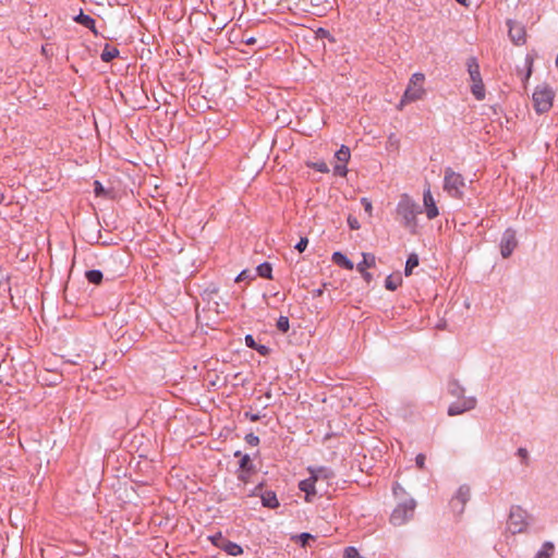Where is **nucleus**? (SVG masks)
<instances>
[{
  "mask_svg": "<svg viewBox=\"0 0 558 558\" xmlns=\"http://www.w3.org/2000/svg\"><path fill=\"white\" fill-rule=\"evenodd\" d=\"M220 549L223 550L227 555L232 556V557H238L243 554L242 546L235 542L228 539V538H226L225 543H222V546Z\"/></svg>",
  "mask_w": 558,
  "mask_h": 558,
  "instance_id": "obj_20",
  "label": "nucleus"
},
{
  "mask_svg": "<svg viewBox=\"0 0 558 558\" xmlns=\"http://www.w3.org/2000/svg\"><path fill=\"white\" fill-rule=\"evenodd\" d=\"M347 221H348V226L351 230H359L361 227L357 218L352 215H349Z\"/></svg>",
  "mask_w": 558,
  "mask_h": 558,
  "instance_id": "obj_43",
  "label": "nucleus"
},
{
  "mask_svg": "<svg viewBox=\"0 0 558 558\" xmlns=\"http://www.w3.org/2000/svg\"><path fill=\"white\" fill-rule=\"evenodd\" d=\"M245 345L252 350H255L259 343H257L253 337V335L247 333L244 338Z\"/></svg>",
  "mask_w": 558,
  "mask_h": 558,
  "instance_id": "obj_42",
  "label": "nucleus"
},
{
  "mask_svg": "<svg viewBox=\"0 0 558 558\" xmlns=\"http://www.w3.org/2000/svg\"><path fill=\"white\" fill-rule=\"evenodd\" d=\"M392 492L395 494V496H398L399 493H402L404 494V488L399 484V483H395L393 487H392Z\"/></svg>",
  "mask_w": 558,
  "mask_h": 558,
  "instance_id": "obj_50",
  "label": "nucleus"
},
{
  "mask_svg": "<svg viewBox=\"0 0 558 558\" xmlns=\"http://www.w3.org/2000/svg\"><path fill=\"white\" fill-rule=\"evenodd\" d=\"M533 63H534V57L531 53H527L525 56L526 71L522 77L523 81H527L531 77V75L533 73Z\"/></svg>",
  "mask_w": 558,
  "mask_h": 558,
  "instance_id": "obj_33",
  "label": "nucleus"
},
{
  "mask_svg": "<svg viewBox=\"0 0 558 558\" xmlns=\"http://www.w3.org/2000/svg\"><path fill=\"white\" fill-rule=\"evenodd\" d=\"M4 201V195L2 193H0V204H2Z\"/></svg>",
  "mask_w": 558,
  "mask_h": 558,
  "instance_id": "obj_57",
  "label": "nucleus"
},
{
  "mask_svg": "<svg viewBox=\"0 0 558 558\" xmlns=\"http://www.w3.org/2000/svg\"><path fill=\"white\" fill-rule=\"evenodd\" d=\"M73 20L82 25L85 28H88L95 36H98V31L96 28V21L88 14H85L82 10L77 15L73 17Z\"/></svg>",
  "mask_w": 558,
  "mask_h": 558,
  "instance_id": "obj_16",
  "label": "nucleus"
},
{
  "mask_svg": "<svg viewBox=\"0 0 558 558\" xmlns=\"http://www.w3.org/2000/svg\"><path fill=\"white\" fill-rule=\"evenodd\" d=\"M308 245V239L306 236H302L299 242L294 245V248L299 252V253H303L306 247Z\"/></svg>",
  "mask_w": 558,
  "mask_h": 558,
  "instance_id": "obj_41",
  "label": "nucleus"
},
{
  "mask_svg": "<svg viewBox=\"0 0 558 558\" xmlns=\"http://www.w3.org/2000/svg\"><path fill=\"white\" fill-rule=\"evenodd\" d=\"M41 52H43L44 54H47V50H46V48H45V47H43V48H41Z\"/></svg>",
  "mask_w": 558,
  "mask_h": 558,
  "instance_id": "obj_58",
  "label": "nucleus"
},
{
  "mask_svg": "<svg viewBox=\"0 0 558 558\" xmlns=\"http://www.w3.org/2000/svg\"><path fill=\"white\" fill-rule=\"evenodd\" d=\"M416 501L413 498L399 502L390 514V523L400 526L409 522L414 517Z\"/></svg>",
  "mask_w": 558,
  "mask_h": 558,
  "instance_id": "obj_3",
  "label": "nucleus"
},
{
  "mask_svg": "<svg viewBox=\"0 0 558 558\" xmlns=\"http://www.w3.org/2000/svg\"><path fill=\"white\" fill-rule=\"evenodd\" d=\"M226 538L227 537H225L221 532H217L208 536V541L211 543V545L219 549L221 548L222 543H225Z\"/></svg>",
  "mask_w": 558,
  "mask_h": 558,
  "instance_id": "obj_34",
  "label": "nucleus"
},
{
  "mask_svg": "<svg viewBox=\"0 0 558 558\" xmlns=\"http://www.w3.org/2000/svg\"><path fill=\"white\" fill-rule=\"evenodd\" d=\"M316 482L317 481L312 475L299 482V489L305 494L304 499L307 502L313 501L314 497L317 495Z\"/></svg>",
  "mask_w": 558,
  "mask_h": 558,
  "instance_id": "obj_15",
  "label": "nucleus"
},
{
  "mask_svg": "<svg viewBox=\"0 0 558 558\" xmlns=\"http://www.w3.org/2000/svg\"><path fill=\"white\" fill-rule=\"evenodd\" d=\"M256 278L255 272H253L251 269H243L235 278V282L241 281H251Z\"/></svg>",
  "mask_w": 558,
  "mask_h": 558,
  "instance_id": "obj_35",
  "label": "nucleus"
},
{
  "mask_svg": "<svg viewBox=\"0 0 558 558\" xmlns=\"http://www.w3.org/2000/svg\"><path fill=\"white\" fill-rule=\"evenodd\" d=\"M423 205L428 219H435L439 215L438 207L436 205V202L433 197L429 187H427L423 192Z\"/></svg>",
  "mask_w": 558,
  "mask_h": 558,
  "instance_id": "obj_14",
  "label": "nucleus"
},
{
  "mask_svg": "<svg viewBox=\"0 0 558 558\" xmlns=\"http://www.w3.org/2000/svg\"><path fill=\"white\" fill-rule=\"evenodd\" d=\"M555 551V545L553 542H545L542 548L536 553L534 558H551Z\"/></svg>",
  "mask_w": 558,
  "mask_h": 558,
  "instance_id": "obj_28",
  "label": "nucleus"
},
{
  "mask_svg": "<svg viewBox=\"0 0 558 558\" xmlns=\"http://www.w3.org/2000/svg\"><path fill=\"white\" fill-rule=\"evenodd\" d=\"M465 185L464 178L453 171L450 167L445 169L444 189L450 196L461 198L463 195L462 187Z\"/></svg>",
  "mask_w": 558,
  "mask_h": 558,
  "instance_id": "obj_6",
  "label": "nucleus"
},
{
  "mask_svg": "<svg viewBox=\"0 0 558 558\" xmlns=\"http://www.w3.org/2000/svg\"><path fill=\"white\" fill-rule=\"evenodd\" d=\"M84 277L88 283L95 286H99L104 280V274L99 269L85 270Z\"/></svg>",
  "mask_w": 558,
  "mask_h": 558,
  "instance_id": "obj_25",
  "label": "nucleus"
},
{
  "mask_svg": "<svg viewBox=\"0 0 558 558\" xmlns=\"http://www.w3.org/2000/svg\"><path fill=\"white\" fill-rule=\"evenodd\" d=\"M255 351L262 356H268L271 353V349L265 344H258Z\"/></svg>",
  "mask_w": 558,
  "mask_h": 558,
  "instance_id": "obj_44",
  "label": "nucleus"
},
{
  "mask_svg": "<svg viewBox=\"0 0 558 558\" xmlns=\"http://www.w3.org/2000/svg\"><path fill=\"white\" fill-rule=\"evenodd\" d=\"M244 416L248 418L251 422H257L262 418L259 413L245 412Z\"/></svg>",
  "mask_w": 558,
  "mask_h": 558,
  "instance_id": "obj_49",
  "label": "nucleus"
},
{
  "mask_svg": "<svg viewBox=\"0 0 558 558\" xmlns=\"http://www.w3.org/2000/svg\"><path fill=\"white\" fill-rule=\"evenodd\" d=\"M331 260L333 264L343 269L352 270L354 268L353 262L342 252H333L331 255Z\"/></svg>",
  "mask_w": 558,
  "mask_h": 558,
  "instance_id": "obj_19",
  "label": "nucleus"
},
{
  "mask_svg": "<svg viewBox=\"0 0 558 558\" xmlns=\"http://www.w3.org/2000/svg\"><path fill=\"white\" fill-rule=\"evenodd\" d=\"M119 56L120 51L118 48L110 46L109 44H106L100 54V59L102 62L109 63Z\"/></svg>",
  "mask_w": 558,
  "mask_h": 558,
  "instance_id": "obj_21",
  "label": "nucleus"
},
{
  "mask_svg": "<svg viewBox=\"0 0 558 558\" xmlns=\"http://www.w3.org/2000/svg\"><path fill=\"white\" fill-rule=\"evenodd\" d=\"M532 515L521 506H512L509 513V530L512 534H519L526 531L531 524Z\"/></svg>",
  "mask_w": 558,
  "mask_h": 558,
  "instance_id": "obj_4",
  "label": "nucleus"
},
{
  "mask_svg": "<svg viewBox=\"0 0 558 558\" xmlns=\"http://www.w3.org/2000/svg\"><path fill=\"white\" fill-rule=\"evenodd\" d=\"M420 264V257L416 253H410L408 255L405 266H404V276L410 277L413 274L414 268H416Z\"/></svg>",
  "mask_w": 558,
  "mask_h": 558,
  "instance_id": "obj_24",
  "label": "nucleus"
},
{
  "mask_svg": "<svg viewBox=\"0 0 558 558\" xmlns=\"http://www.w3.org/2000/svg\"><path fill=\"white\" fill-rule=\"evenodd\" d=\"M457 3L465 7V8H469L470 7V1L469 0H454Z\"/></svg>",
  "mask_w": 558,
  "mask_h": 558,
  "instance_id": "obj_55",
  "label": "nucleus"
},
{
  "mask_svg": "<svg viewBox=\"0 0 558 558\" xmlns=\"http://www.w3.org/2000/svg\"><path fill=\"white\" fill-rule=\"evenodd\" d=\"M265 486H266V483L265 481H262L260 483H258L251 492L250 494L247 495L248 497H259L265 493Z\"/></svg>",
  "mask_w": 558,
  "mask_h": 558,
  "instance_id": "obj_37",
  "label": "nucleus"
},
{
  "mask_svg": "<svg viewBox=\"0 0 558 558\" xmlns=\"http://www.w3.org/2000/svg\"><path fill=\"white\" fill-rule=\"evenodd\" d=\"M256 277H260L263 279L271 280L272 279V265L269 262H264L259 264L255 268Z\"/></svg>",
  "mask_w": 558,
  "mask_h": 558,
  "instance_id": "obj_23",
  "label": "nucleus"
},
{
  "mask_svg": "<svg viewBox=\"0 0 558 558\" xmlns=\"http://www.w3.org/2000/svg\"><path fill=\"white\" fill-rule=\"evenodd\" d=\"M306 470L316 481L320 478L329 481L335 477V472L328 466H308Z\"/></svg>",
  "mask_w": 558,
  "mask_h": 558,
  "instance_id": "obj_17",
  "label": "nucleus"
},
{
  "mask_svg": "<svg viewBox=\"0 0 558 558\" xmlns=\"http://www.w3.org/2000/svg\"><path fill=\"white\" fill-rule=\"evenodd\" d=\"M471 497V488L468 484H462L459 486L456 495L450 500V507L458 514L463 513L464 507Z\"/></svg>",
  "mask_w": 558,
  "mask_h": 558,
  "instance_id": "obj_9",
  "label": "nucleus"
},
{
  "mask_svg": "<svg viewBox=\"0 0 558 558\" xmlns=\"http://www.w3.org/2000/svg\"><path fill=\"white\" fill-rule=\"evenodd\" d=\"M276 327L280 332L287 333L290 328L289 317L283 316V315L279 316V318L277 319V323H276Z\"/></svg>",
  "mask_w": 558,
  "mask_h": 558,
  "instance_id": "obj_32",
  "label": "nucleus"
},
{
  "mask_svg": "<svg viewBox=\"0 0 558 558\" xmlns=\"http://www.w3.org/2000/svg\"><path fill=\"white\" fill-rule=\"evenodd\" d=\"M94 194L97 197H106L108 195V190L101 184L100 181L95 180L93 183Z\"/></svg>",
  "mask_w": 558,
  "mask_h": 558,
  "instance_id": "obj_36",
  "label": "nucleus"
},
{
  "mask_svg": "<svg viewBox=\"0 0 558 558\" xmlns=\"http://www.w3.org/2000/svg\"><path fill=\"white\" fill-rule=\"evenodd\" d=\"M333 174L338 175V177H341V178L347 177V174H348L347 163H341V162L337 163L333 167Z\"/></svg>",
  "mask_w": 558,
  "mask_h": 558,
  "instance_id": "obj_38",
  "label": "nucleus"
},
{
  "mask_svg": "<svg viewBox=\"0 0 558 558\" xmlns=\"http://www.w3.org/2000/svg\"><path fill=\"white\" fill-rule=\"evenodd\" d=\"M517 456L521 459L522 463L526 464L529 460V452L525 448H519L517 450Z\"/></svg>",
  "mask_w": 558,
  "mask_h": 558,
  "instance_id": "obj_46",
  "label": "nucleus"
},
{
  "mask_svg": "<svg viewBox=\"0 0 558 558\" xmlns=\"http://www.w3.org/2000/svg\"><path fill=\"white\" fill-rule=\"evenodd\" d=\"M243 41H244L246 45H248V46H253V45H255V44L257 43V39H256L255 37H253V36H250V37H245V38L243 39Z\"/></svg>",
  "mask_w": 558,
  "mask_h": 558,
  "instance_id": "obj_52",
  "label": "nucleus"
},
{
  "mask_svg": "<svg viewBox=\"0 0 558 558\" xmlns=\"http://www.w3.org/2000/svg\"><path fill=\"white\" fill-rule=\"evenodd\" d=\"M466 69L472 82L471 93L477 100L485 98V86L481 76L480 64L476 57H469L466 59Z\"/></svg>",
  "mask_w": 558,
  "mask_h": 558,
  "instance_id": "obj_2",
  "label": "nucleus"
},
{
  "mask_svg": "<svg viewBox=\"0 0 558 558\" xmlns=\"http://www.w3.org/2000/svg\"><path fill=\"white\" fill-rule=\"evenodd\" d=\"M508 35L515 46H522L526 41L525 26L514 20H507Z\"/></svg>",
  "mask_w": 558,
  "mask_h": 558,
  "instance_id": "obj_11",
  "label": "nucleus"
},
{
  "mask_svg": "<svg viewBox=\"0 0 558 558\" xmlns=\"http://www.w3.org/2000/svg\"><path fill=\"white\" fill-rule=\"evenodd\" d=\"M291 539L295 542L300 547L306 548L307 546H311V542H314L316 537L308 532H302L292 536Z\"/></svg>",
  "mask_w": 558,
  "mask_h": 558,
  "instance_id": "obj_22",
  "label": "nucleus"
},
{
  "mask_svg": "<svg viewBox=\"0 0 558 558\" xmlns=\"http://www.w3.org/2000/svg\"><path fill=\"white\" fill-rule=\"evenodd\" d=\"M324 294V289L323 288H318V289H315L312 291V295L313 298H319Z\"/></svg>",
  "mask_w": 558,
  "mask_h": 558,
  "instance_id": "obj_53",
  "label": "nucleus"
},
{
  "mask_svg": "<svg viewBox=\"0 0 558 558\" xmlns=\"http://www.w3.org/2000/svg\"><path fill=\"white\" fill-rule=\"evenodd\" d=\"M306 166L311 169H314L320 173H328L329 172V167L328 165L323 161V160H318V161H308L306 163Z\"/></svg>",
  "mask_w": 558,
  "mask_h": 558,
  "instance_id": "obj_31",
  "label": "nucleus"
},
{
  "mask_svg": "<svg viewBox=\"0 0 558 558\" xmlns=\"http://www.w3.org/2000/svg\"><path fill=\"white\" fill-rule=\"evenodd\" d=\"M315 38L316 39H327L329 43H336L335 36L326 28L318 27L315 31Z\"/></svg>",
  "mask_w": 558,
  "mask_h": 558,
  "instance_id": "obj_30",
  "label": "nucleus"
},
{
  "mask_svg": "<svg viewBox=\"0 0 558 558\" xmlns=\"http://www.w3.org/2000/svg\"><path fill=\"white\" fill-rule=\"evenodd\" d=\"M361 204L363 205L364 210L371 215L372 210H373L372 202L368 198H366V197H362L361 198Z\"/></svg>",
  "mask_w": 558,
  "mask_h": 558,
  "instance_id": "obj_47",
  "label": "nucleus"
},
{
  "mask_svg": "<svg viewBox=\"0 0 558 558\" xmlns=\"http://www.w3.org/2000/svg\"><path fill=\"white\" fill-rule=\"evenodd\" d=\"M448 392L458 399H461L464 397V388L460 385V383L457 379H452L448 383Z\"/></svg>",
  "mask_w": 558,
  "mask_h": 558,
  "instance_id": "obj_26",
  "label": "nucleus"
},
{
  "mask_svg": "<svg viewBox=\"0 0 558 558\" xmlns=\"http://www.w3.org/2000/svg\"><path fill=\"white\" fill-rule=\"evenodd\" d=\"M397 211L402 217L405 227H416V214L420 211L417 210V205L413 201L407 196L402 197L397 206Z\"/></svg>",
  "mask_w": 558,
  "mask_h": 558,
  "instance_id": "obj_7",
  "label": "nucleus"
},
{
  "mask_svg": "<svg viewBox=\"0 0 558 558\" xmlns=\"http://www.w3.org/2000/svg\"><path fill=\"white\" fill-rule=\"evenodd\" d=\"M329 286H331V283H330V282H324V283L322 284V287H320V288H323V289L325 290V289H327Z\"/></svg>",
  "mask_w": 558,
  "mask_h": 558,
  "instance_id": "obj_56",
  "label": "nucleus"
},
{
  "mask_svg": "<svg viewBox=\"0 0 558 558\" xmlns=\"http://www.w3.org/2000/svg\"><path fill=\"white\" fill-rule=\"evenodd\" d=\"M335 157L341 163H348L351 157L350 148L345 145H341V147L336 151Z\"/></svg>",
  "mask_w": 558,
  "mask_h": 558,
  "instance_id": "obj_29",
  "label": "nucleus"
},
{
  "mask_svg": "<svg viewBox=\"0 0 558 558\" xmlns=\"http://www.w3.org/2000/svg\"><path fill=\"white\" fill-rule=\"evenodd\" d=\"M402 284V278L400 275H389L385 279V288L388 291H396Z\"/></svg>",
  "mask_w": 558,
  "mask_h": 558,
  "instance_id": "obj_27",
  "label": "nucleus"
},
{
  "mask_svg": "<svg viewBox=\"0 0 558 558\" xmlns=\"http://www.w3.org/2000/svg\"><path fill=\"white\" fill-rule=\"evenodd\" d=\"M257 472V468L253 462L251 456H244L241 460H239V469L236 471V478L243 483H250V478L253 474Z\"/></svg>",
  "mask_w": 558,
  "mask_h": 558,
  "instance_id": "obj_10",
  "label": "nucleus"
},
{
  "mask_svg": "<svg viewBox=\"0 0 558 558\" xmlns=\"http://www.w3.org/2000/svg\"><path fill=\"white\" fill-rule=\"evenodd\" d=\"M101 238H102L101 231L99 230L97 233V239H96L95 243L99 244L101 246H108L111 244V241H108L107 239H104V241H102Z\"/></svg>",
  "mask_w": 558,
  "mask_h": 558,
  "instance_id": "obj_48",
  "label": "nucleus"
},
{
  "mask_svg": "<svg viewBox=\"0 0 558 558\" xmlns=\"http://www.w3.org/2000/svg\"><path fill=\"white\" fill-rule=\"evenodd\" d=\"M424 81L425 75L423 73L417 72L411 76L398 106L399 109H402L407 104L420 100L425 96L426 92L423 88Z\"/></svg>",
  "mask_w": 558,
  "mask_h": 558,
  "instance_id": "obj_1",
  "label": "nucleus"
},
{
  "mask_svg": "<svg viewBox=\"0 0 558 558\" xmlns=\"http://www.w3.org/2000/svg\"><path fill=\"white\" fill-rule=\"evenodd\" d=\"M425 460H426V457L424 453H418L415 457V464L422 471L425 470Z\"/></svg>",
  "mask_w": 558,
  "mask_h": 558,
  "instance_id": "obj_45",
  "label": "nucleus"
},
{
  "mask_svg": "<svg viewBox=\"0 0 558 558\" xmlns=\"http://www.w3.org/2000/svg\"><path fill=\"white\" fill-rule=\"evenodd\" d=\"M218 287L215 286V284H210L209 287H207L205 289V293H208V294H214V293H217L218 292Z\"/></svg>",
  "mask_w": 558,
  "mask_h": 558,
  "instance_id": "obj_51",
  "label": "nucleus"
},
{
  "mask_svg": "<svg viewBox=\"0 0 558 558\" xmlns=\"http://www.w3.org/2000/svg\"><path fill=\"white\" fill-rule=\"evenodd\" d=\"M500 254L504 258H509L518 246L517 232L512 228H507L500 240Z\"/></svg>",
  "mask_w": 558,
  "mask_h": 558,
  "instance_id": "obj_8",
  "label": "nucleus"
},
{
  "mask_svg": "<svg viewBox=\"0 0 558 558\" xmlns=\"http://www.w3.org/2000/svg\"><path fill=\"white\" fill-rule=\"evenodd\" d=\"M362 257L363 259L356 265V270L361 274L366 283H371L373 275L368 272L367 269L375 267L376 257L372 253H362Z\"/></svg>",
  "mask_w": 558,
  "mask_h": 558,
  "instance_id": "obj_12",
  "label": "nucleus"
},
{
  "mask_svg": "<svg viewBox=\"0 0 558 558\" xmlns=\"http://www.w3.org/2000/svg\"><path fill=\"white\" fill-rule=\"evenodd\" d=\"M244 440L250 445V446H258L259 442H260V439L258 436H256L254 433H248L245 435L244 437Z\"/></svg>",
  "mask_w": 558,
  "mask_h": 558,
  "instance_id": "obj_39",
  "label": "nucleus"
},
{
  "mask_svg": "<svg viewBox=\"0 0 558 558\" xmlns=\"http://www.w3.org/2000/svg\"><path fill=\"white\" fill-rule=\"evenodd\" d=\"M260 502L264 508L270 510H275L280 507L277 494L274 490H265V493L260 496Z\"/></svg>",
  "mask_w": 558,
  "mask_h": 558,
  "instance_id": "obj_18",
  "label": "nucleus"
},
{
  "mask_svg": "<svg viewBox=\"0 0 558 558\" xmlns=\"http://www.w3.org/2000/svg\"><path fill=\"white\" fill-rule=\"evenodd\" d=\"M244 456H250V454H248V453H243L241 450H236V451H234V453H233V457H234V458H239L240 460H241V459H242V457H244Z\"/></svg>",
  "mask_w": 558,
  "mask_h": 558,
  "instance_id": "obj_54",
  "label": "nucleus"
},
{
  "mask_svg": "<svg viewBox=\"0 0 558 558\" xmlns=\"http://www.w3.org/2000/svg\"><path fill=\"white\" fill-rule=\"evenodd\" d=\"M361 555L355 547H347L343 553V558H360Z\"/></svg>",
  "mask_w": 558,
  "mask_h": 558,
  "instance_id": "obj_40",
  "label": "nucleus"
},
{
  "mask_svg": "<svg viewBox=\"0 0 558 558\" xmlns=\"http://www.w3.org/2000/svg\"><path fill=\"white\" fill-rule=\"evenodd\" d=\"M476 407V399L474 397L464 398L462 401L453 402L448 408V415L456 416L463 414Z\"/></svg>",
  "mask_w": 558,
  "mask_h": 558,
  "instance_id": "obj_13",
  "label": "nucleus"
},
{
  "mask_svg": "<svg viewBox=\"0 0 558 558\" xmlns=\"http://www.w3.org/2000/svg\"><path fill=\"white\" fill-rule=\"evenodd\" d=\"M554 96L555 94L548 85L537 86L533 93L535 111L539 114L547 112L553 106Z\"/></svg>",
  "mask_w": 558,
  "mask_h": 558,
  "instance_id": "obj_5",
  "label": "nucleus"
}]
</instances>
